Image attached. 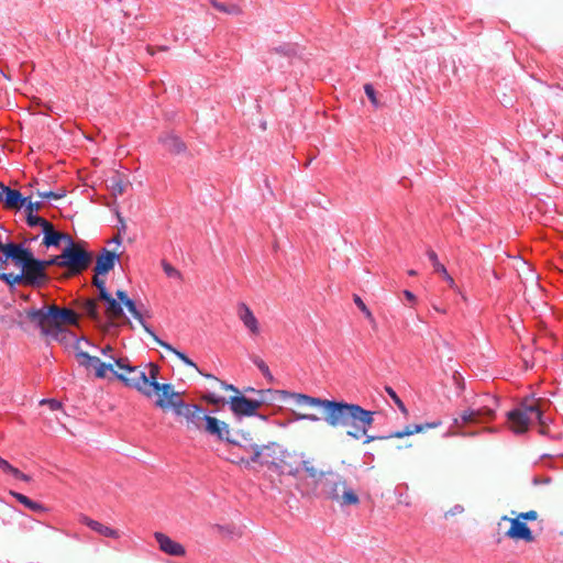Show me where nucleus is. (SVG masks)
Returning a JSON list of instances; mask_svg holds the SVG:
<instances>
[{
  "mask_svg": "<svg viewBox=\"0 0 563 563\" xmlns=\"http://www.w3.org/2000/svg\"><path fill=\"white\" fill-rule=\"evenodd\" d=\"M508 422L511 424V430L516 435H522L527 432L528 428L532 424V419L527 416L526 411L520 406H517L506 413Z\"/></svg>",
  "mask_w": 563,
  "mask_h": 563,
  "instance_id": "obj_14",
  "label": "nucleus"
},
{
  "mask_svg": "<svg viewBox=\"0 0 563 563\" xmlns=\"http://www.w3.org/2000/svg\"><path fill=\"white\" fill-rule=\"evenodd\" d=\"M503 521H508L510 523L509 529L505 532V537L508 539H512L515 541H525L527 543H531L536 540V537L527 525V522L521 521L518 517L511 519L507 516L501 517Z\"/></svg>",
  "mask_w": 563,
  "mask_h": 563,
  "instance_id": "obj_13",
  "label": "nucleus"
},
{
  "mask_svg": "<svg viewBox=\"0 0 563 563\" xmlns=\"http://www.w3.org/2000/svg\"><path fill=\"white\" fill-rule=\"evenodd\" d=\"M343 493L340 494V498H339V501L340 505L342 507L344 506H355V505H358L360 504V497L358 495L355 493L354 489L352 488H349V487H343Z\"/></svg>",
  "mask_w": 563,
  "mask_h": 563,
  "instance_id": "obj_31",
  "label": "nucleus"
},
{
  "mask_svg": "<svg viewBox=\"0 0 563 563\" xmlns=\"http://www.w3.org/2000/svg\"><path fill=\"white\" fill-rule=\"evenodd\" d=\"M366 435L365 440H364V444H367L369 442H373L375 440H387V439H391L393 437H390V433L387 434V435H367L366 433L364 434Z\"/></svg>",
  "mask_w": 563,
  "mask_h": 563,
  "instance_id": "obj_60",
  "label": "nucleus"
},
{
  "mask_svg": "<svg viewBox=\"0 0 563 563\" xmlns=\"http://www.w3.org/2000/svg\"><path fill=\"white\" fill-rule=\"evenodd\" d=\"M404 297L406 298L407 301H409L412 305L416 303L417 301V296L411 290L405 289Z\"/></svg>",
  "mask_w": 563,
  "mask_h": 563,
  "instance_id": "obj_64",
  "label": "nucleus"
},
{
  "mask_svg": "<svg viewBox=\"0 0 563 563\" xmlns=\"http://www.w3.org/2000/svg\"><path fill=\"white\" fill-rule=\"evenodd\" d=\"M123 306L126 307L128 311L135 320H137L141 324H144L143 314L137 309L135 300L130 298L126 302L123 303Z\"/></svg>",
  "mask_w": 563,
  "mask_h": 563,
  "instance_id": "obj_43",
  "label": "nucleus"
},
{
  "mask_svg": "<svg viewBox=\"0 0 563 563\" xmlns=\"http://www.w3.org/2000/svg\"><path fill=\"white\" fill-rule=\"evenodd\" d=\"M42 206V201H32L31 197H25V201H23L22 208L24 209V212L38 213V210Z\"/></svg>",
  "mask_w": 563,
  "mask_h": 563,
  "instance_id": "obj_45",
  "label": "nucleus"
},
{
  "mask_svg": "<svg viewBox=\"0 0 563 563\" xmlns=\"http://www.w3.org/2000/svg\"><path fill=\"white\" fill-rule=\"evenodd\" d=\"M307 406L321 409V419L332 428H344L346 434L358 440L374 423L375 411L344 399L301 396Z\"/></svg>",
  "mask_w": 563,
  "mask_h": 563,
  "instance_id": "obj_1",
  "label": "nucleus"
},
{
  "mask_svg": "<svg viewBox=\"0 0 563 563\" xmlns=\"http://www.w3.org/2000/svg\"><path fill=\"white\" fill-rule=\"evenodd\" d=\"M269 53L286 57L289 65H291L295 59H300L299 45L296 43H283L278 46L272 47Z\"/></svg>",
  "mask_w": 563,
  "mask_h": 563,
  "instance_id": "obj_24",
  "label": "nucleus"
},
{
  "mask_svg": "<svg viewBox=\"0 0 563 563\" xmlns=\"http://www.w3.org/2000/svg\"><path fill=\"white\" fill-rule=\"evenodd\" d=\"M0 280L7 285L10 292L15 291L18 285L27 286L25 269H21L19 274L2 273L0 274Z\"/></svg>",
  "mask_w": 563,
  "mask_h": 563,
  "instance_id": "obj_25",
  "label": "nucleus"
},
{
  "mask_svg": "<svg viewBox=\"0 0 563 563\" xmlns=\"http://www.w3.org/2000/svg\"><path fill=\"white\" fill-rule=\"evenodd\" d=\"M154 538L159 545V550L164 553L176 556V541L164 534L163 532H155Z\"/></svg>",
  "mask_w": 563,
  "mask_h": 563,
  "instance_id": "obj_27",
  "label": "nucleus"
},
{
  "mask_svg": "<svg viewBox=\"0 0 563 563\" xmlns=\"http://www.w3.org/2000/svg\"><path fill=\"white\" fill-rule=\"evenodd\" d=\"M119 254L115 252L109 251L108 249H102L100 253L96 257L95 265V275L97 276H106L108 275L119 262Z\"/></svg>",
  "mask_w": 563,
  "mask_h": 563,
  "instance_id": "obj_16",
  "label": "nucleus"
},
{
  "mask_svg": "<svg viewBox=\"0 0 563 563\" xmlns=\"http://www.w3.org/2000/svg\"><path fill=\"white\" fill-rule=\"evenodd\" d=\"M517 517L521 520V521H534L538 519V512L536 510H529V511H526V512H520L517 515Z\"/></svg>",
  "mask_w": 563,
  "mask_h": 563,
  "instance_id": "obj_52",
  "label": "nucleus"
},
{
  "mask_svg": "<svg viewBox=\"0 0 563 563\" xmlns=\"http://www.w3.org/2000/svg\"><path fill=\"white\" fill-rule=\"evenodd\" d=\"M79 341L80 339H77L76 340V343H75V350H76V358L78 360V363L80 366H84L86 368L88 367H93L95 368V376L97 378H106L107 377V373L110 372L111 373V377L110 379H117L114 377V373H119L118 371H115L113 368V364L112 363H104L102 362L98 356H92L90 355L89 353L82 351V350H79Z\"/></svg>",
  "mask_w": 563,
  "mask_h": 563,
  "instance_id": "obj_9",
  "label": "nucleus"
},
{
  "mask_svg": "<svg viewBox=\"0 0 563 563\" xmlns=\"http://www.w3.org/2000/svg\"><path fill=\"white\" fill-rule=\"evenodd\" d=\"M301 470H303L307 473V476L309 478H312L314 484H319V473L313 466L310 465L309 461L302 460L301 461Z\"/></svg>",
  "mask_w": 563,
  "mask_h": 563,
  "instance_id": "obj_44",
  "label": "nucleus"
},
{
  "mask_svg": "<svg viewBox=\"0 0 563 563\" xmlns=\"http://www.w3.org/2000/svg\"><path fill=\"white\" fill-rule=\"evenodd\" d=\"M252 363L260 369L263 376L267 379L268 383H274L275 378L272 375L268 365L257 355H252Z\"/></svg>",
  "mask_w": 563,
  "mask_h": 563,
  "instance_id": "obj_33",
  "label": "nucleus"
},
{
  "mask_svg": "<svg viewBox=\"0 0 563 563\" xmlns=\"http://www.w3.org/2000/svg\"><path fill=\"white\" fill-rule=\"evenodd\" d=\"M37 195L42 198V199H54V200H58V199H62L66 196V190L64 188L59 189L58 191H53V190H48V191H37Z\"/></svg>",
  "mask_w": 563,
  "mask_h": 563,
  "instance_id": "obj_46",
  "label": "nucleus"
},
{
  "mask_svg": "<svg viewBox=\"0 0 563 563\" xmlns=\"http://www.w3.org/2000/svg\"><path fill=\"white\" fill-rule=\"evenodd\" d=\"M42 245H44L46 249L54 247L59 249L60 243V232L54 230L51 234H45V238L42 240Z\"/></svg>",
  "mask_w": 563,
  "mask_h": 563,
  "instance_id": "obj_36",
  "label": "nucleus"
},
{
  "mask_svg": "<svg viewBox=\"0 0 563 563\" xmlns=\"http://www.w3.org/2000/svg\"><path fill=\"white\" fill-rule=\"evenodd\" d=\"M114 364L128 374L135 373L137 375V367L133 366L128 357H114L110 356Z\"/></svg>",
  "mask_w": 563,
  "mask_h": 563,
  "instance_id": "obj_38",
  "label": "nucleus"
},
{
  "mask_svg": "<svg viewBox=\"0 0 563 563\" xmlns=\"http://www.w3.org/2000/svg\"><path fill=\"white\" fill-rule=\"evenodd\" d=\"M289 412L291 416V419L289 420L290 422L291 421H301V420H307L310 422H318L321 420V417H319L314 413H301V412H297L295 410H290Z\"/></svg>",
  "mask_w": 563,
  "mask_h": 563,
  "instance_id": "obj_40",
  "label": "nucleus"
},
{
  "mask_svg": "<svg viewBox=\"0 0 563 563\" xmlns=\"http://www.w3.org/2000/svg\"><path fill=\"white\" fill-rule=\"evenodd\" d=\"M552 419L550 418H547L544 416V412L542 413V420L541 421H537L540 426L538 432L543 435V437H550V429H549V426L550 423H552Z\"/></svg>",
  "mask_w": 563,
  "mask_h": 563,
  "instance_id": "obj_49",
  "label": "nucleus"
},
{
  "mask_svg": "<svg viewBox=\"0 0 563 563\" xmlns=\"http://www.w3.org/2000/svg\"><path fill=\"white\" fill-rule=\"evenodd\" d=\"M24 213H25V222L30 228H35V227H38L40 224H42L44 218L38 216V213H29V212H24Z\"/></svg>",
  "mask_w": 563,
  "mask_h": 563,
  "instance_id": "obj_48",
  "label": "nucleus"
},
{
  "mask_svg": "<svg viewBox=\"0 0 563 563\" xmlns=\"http://www.w3.org/2000/svg\"><path fill=\"white\" fill-rule=\"evenodd\" d=\"M353 301L356 305V307L363 312L364 317L371 322H375V318L372 313V311L368 309V307L365 305L363 299L357 295L353 294Z\"/></svg>",
  "mask_w": 563,
  "mask_h": 563,
  "instance_id": "obj_39",
  "label": "nucleus"
},
{
  "mask_svg": "<svg viewBox=\"0 0 563 563\" xmlns=\"http://www.w3.org/2000/svg\"><path fill=\"white\" fill-rule=\"evenodd\" d=\"M82 311L88 319L93 322L101 323V314L99 307L95 300H86L82 305Z\"/></svg>",
  "mask_w": 563,
  "mask_h": 563,
  "instance_id": "obj_30",
  "label": "nucleus"
},
{
  "mask_svg": "<svg viewBox=\"0 0 563 563\" xmlns=\"http://www.w3.org/2000/svg\"><path fill=\"white\" fill-rule=\"evenodd\" d=\"M238 314L242 320L243 324L253 333L257 334L260 332L258 321L254 316L251 308L244 303L240 302L238 305Z\"/></svg>",
  "mask_w": 563,
  "mask_h": 563,
  "instance_id": "obj_22",
  "label": "nucleus"
},
{
  "mask_svg": "<svg viewBox=\"0 0 563 563\" xmlns=\"http://www.w3.org/2000/svg\"><path fill=\"white\" fill-rule=\"evenodd\" d=\"M203 432L218 442H224L230 445H240V441L230 437L231 430L229 424L216 417L211 416L206 421Z\"/></svg>",
  "mask_w": 563,
  "mask_h": 563,
  "instance_id": "obj_12",
  "label": "nucleus"
},
{
  "mask_svg": "<svg viewBox=\"0 0 563 563\" xmlns=\"http://www.w3.org/2000/svg\"><path fill=\"white\" fill-rule=\"evenodd\" d=\"M15 466H13L9 461L0 456V471L7 475H11L14 471Z\"/></svg>",
  "mask_w": 563,
  "mask_h": 563,
  "instance_id": "obj_53",
  "label": "nucleus"
},
{
  "mask_svg": "<svg viewBox=\"0 0 563 563\" xmlns=\"http://www.w3.org/2000/svg\"><path fill=\"white\" fill-rule=\"evenodd\" d=\"M280 451L284 450L277 442H268L263 445L252 444V455L249 459L240 457L239 460H231V463L247 470L251 467V463H256L260 466H266L273 472H282V470H279L283 467L280 463H277L275 460L267 459V456L274 457L277 453L280 454Z\"/></svg>",
  "mask_w": 563,
  "mask_h": 563,
  "instance_id": "obj_4",
  "label": "nucleus"
},
{
  "mask_svg": "<svg viewBox=\"0 0 563 563\" xmlns=\"http://www.w3.org/2000/svg\"><path fill=\"white\" fill-rule=\"evenodd\" d=\"M183 391L178 390V417H185L189 423L203 432L206 421L211 417L205 408L197 404H188L180 398Z\"/></svg>",
  "mask_w": 563,
  "mask_h": 563,
  "instance_id": "obj_11",
  "label": "nucleus"
},
{
  "mask_svg": "<svg viewBox=\"0 0 563 563\" xmlns=\"http://www.w3.org/2000/svg\"><path fill=\"white\" fill-rule=\"evenodd\" d=\"M490 401L492 405H486L478 409H475L476 424L490 422L496 418V410L494 407H497L499 405V398L496 396L492 397Z\"/></svg>",
  "mask_w": 563,
  "mask_h": 563,
  "instance_id": "obj_23",
  "label": "nucleus"
},
{
  "mask_svg": "<svg viewBox=\"0 0 563 563\" xmlns=\"http://www.w3.org/2000/svg\"><path fill=\"white\" fill-rule=\"evenodd\" d=\"M463 511H464V507L462 505L456 504L450 510H448L445 512V517L455 516V515L462 514Z\"/></svg>",
  "mask_w": 563,
  "mask_h": 563,
  "instance_id": "obj_61",
  "label": "nucleus"
},
{
  "mask_svg": "<svg viewBox=\"0 0 563 563\" xmlns=\"http://www.w3.org/2000/svg\"><path fill=\"white\" fill-rule=\"evenodd\" d=\"M475 415H476L475 409L468 408V409L464 410L457 418H454L453 422L455 426L476 424Z\"/></svg>",
  "mask_w": 563,
  "mask_h": 563,
  "instance_id": "obj_32",
  "label": "nucleus"
},
{
  "mask_svg": "<svg viewBox=\"0 0 563 563\" xmlns=\"http://www.w3.org/2000/svg\"><path fill=\"white\" fill-rule=\"evenodd\" d=\"M216 395H217V394H214V393H212V391L207 390V391H205V393H203V395H202V400H203L205 402H207L208 405H212V402H213V399H214Z\"/></svg>",
  "mask_w": 563,
  "mask_h": 563,
  "instance_id": "obj_63",
  "label": "nucleus"
},
{
  "mask_svg": "<svg viewBox=\"0 0 563 563\" xmlns=\"http://www.w3.org/2000/svg\"><path fill=\"white\" fill-rule=\"evenodd\" d=\"M264 404V399H260V397L250 398L242 391L230 396L228 401V406L238 421H242L243 418L257 416V409H261Z\"/></svg>",
  "mask_w": 563,
  "mask_h": 563,
  "instance_id": "obj_7",
  "label": "nucleus"
},
{
  "mask_svg": "<svg viewBox=\"0 0 563 563\" xmlns=\"http://www.w3.org/2000/svg\"><path fill=\"white\" fill-rule=\"evenodd\" d=\"M25 318L38 329L41 334L56 341H62L60 334L67 333L65 325H77L76 312L56 303L43 305L41 308L25 309Z\"/></svg>",
  "mask_w": 563,
  "mask_h": 563,
  "instance_id": "obj_3",
  "label": "nucleus"
},
{
  "mask_svg": "<svg viewBox=\"0 0 563 563\" xmlns=\"http://www.w3.org/2000/svg\"><path fill=\"white\" fill-rule=\"evenodd\" d=\"M41 405H47L52 411H56L62 408L63 404L55 398H45L41 400Z\"/></svg>",
  "mask_w": 563,
  "mask_h": 563,
  "instance_id": "obj_51",
  "label": "nucleus"
},
{
  "mask_svg": "<svg viewBox=\"0 0 563 563\" xmlns=\"http://www.w3.org/2000/svg\"><path fill=\"white\" fill-rule=\"evenodd\" d=\"M155 341L163 347H165L166 350L173 352L174 354H176V346L173 345L172 343H168V342H165L163 340H161L158 336H155Z\"/></svg>",
  "mask_w": 563,
  "mask_h": 563,
  "instance_id": "obj_62",
  "label": "nucleus"
},
{
  "mask_svg": "<svg viewBox=\"0 0 563 563\" xmlns=\"http://www.w3.org/2000/svg\"><path fill=\"white\" fill-rule=\"evenodd\" d=\"M110 184L108 188L111 190L114 197L121 196L125 191V176L120 172L115 170L108 180Z\"/></svg>",
  "mask_w": 563,
  "mask_h": 563,
  "instance_id": "obj_28",
  "label": "nucleus"
},
{
  "mask_svg": "<svg viewBox=\"0 0 563 563\" xmlns=\"http://www.w3.org/2000/svg\"><path fill=\"white\" fill-rule=\"evenodd\" d=\"M79 521H80V523L87 526L89 529H91L92 531L97 532L98 534H100L102 537L111 538V539L120 538L119 530L108 527L95 519L89 518L86 515H81Z\"/></svg>",
  "mask_w": 563,
  "mask_h": 563,
  "instance_id": "obj_19",
  "label": "nucleus"
},
{
  "mask_svg": "<svg viewBox=\"0 0 563 563\" xmlns=\"http://www.w3.org/2000/svg\"><path fill=\"white\" fill-rule=\"evenodd\" d=\"M148 372L139 371L134 377H129L123 373H114L117 380L125 387L134 388L146 397L157 396L155 406L163 411L173 410L176 412V390L170 383H158L159 366L150 362Z\"/></svg>",
  "mask_w": 563,
  "mask_h": 563,
  "instance_id": "obj_2",
  "label": "nucleus"
},
{
  "mask_svg": "<svg viewBox=\"0 0 563 563\" xmlns=\"http://www.w3.org/2000/svg\"><path fill=\"white\" fill-rule=\"evenodd\" d=\"M10 476H12L15 479L23 481V482H26V483L32 481V476L21 472L16 467L14 468V471L12 472V474Z\"/></svg>",
  "mask_w": 563,
  "mask_h": 563,
  "instance_id": "obj_55",
  "label": "nucleus"
},
{
  "mask_svg": "<svg viewBox=\"0 0 563 563\" xmlns=\"http://www.w3.org/2000/svg\"><path fill=\"white\" fill-rule=\"evenodd\" d=\"M214 379L218 380V378L216 377ZM219 383L221 385V387L224 389V390H229V391H232L234 393V395H238L241 390L233 384H230V383H227L225 380H220L219 379Z\"/></svg>",
  "mask_w": 563,
  "mask_h": 563,
  "instance_id": "obj_58",
  "label": "nucleus"
},
{
  "mask_svg": "<svg viewBox=\"0 0 563 563\" xmlns=\"http://www.w3.org/2000/svg\"><path fill=\"white\" fill-rule=\"evenodd\" d=\"M43 265L45 268L49 266H58V267H65L64 260L62 258V253L58 255H53L49 258H42Z\"/></svg>",
  "mask_w": 563,
  "mask_h": 563,
  "instance_id": "obj_47",
  "label": "nucleus"
},
{
  "mask_svg": "<svg viewBox=\"0 0 563 563\" xmlns=\"http://www.w3.org/2000/svg\"><path fill=\"white\" fill-rule=\"evenodd\" d=\"M364 92L367 97V99L369 100V102L372 103V106L375 108V109H379L383 107V103L379 101L378 99V92L376 91L375 87L373 86V84L371 82H367L364 85Z\"/></svg>",
  "mask_w": 563,
  "mask_h": 563,
  "instance_id": "obj_34",
  "label": "nucleus"
},
{
  "mask_svg": "<svg viewBox=\"0 0 563 563\" xmlns=\"http://www.w3.org/2000/svg\"><path fill=\"white\" fill-rule=\"evenodd\" d=\"M63 242L66 243L65 246H74V245L78 244V242H75L74 239L69 234L60 232V243H63Z\"/></svg>",
  "mask_w": 563,
  "mask_h": 563,
  "instance_id": "obj_59",
  "label": "nucleus"
},
{
  "mask_svg": "<svg viewBox=\"0 0 563 563\" xmlns=\"http://www.w3.org/2000/svg\"><path fill=\"white\" fill-rule=\"evenodd\" d=\"M519 406L526 411L527 416L534 415L537 421L542 420L543 410L538 405H529L528 397H526Z\"/></svg>",
  "mask_w": 563,
  "mask_h": 563,
  "instance_id": "obj_35",
  "label": "nucleus"
},
{
  "mask_svg": "<svg viewBox=\"0 0 563 563\" xmlns=\"http://www.w3.org/2000/svg\"><path fill=\"white\" fill-rule=\"evenodd\" d=\"M115 296H117L115 300H117V302L120 303V308H123V303L130 299V297L128 296V292L122 289H118L115 291Z\"/></svg>",
  "mask_w": 563,
  "mask_h": 563,
  "instance_id": "obj_57",
  "label": "nucleus"
},
{
  "mask_svg": "<svg viewBox=\"0 0 563 563\" xmlns=\"http://www.w3.org/2000/svg\"><path fill=\"white\" fill-rule=\"evenodd\" d=\"M162 266L168 277L176 276V268L166 260H162Z\"/></svg>",
  "mask_w": 563,
  "mask_h": 563,
  "instance_id": "obj_56",
  "label": "nucleus"
},
{
  "mask_svg": "<svg viewBox=\"0 0 563 563\" xmlns=\"http://www.w3.org/2000/svg\"><path fill=\"white\" fill-rule=\"evenodd\" d=\"M385 390L388 394V396L391 398L394 404L398 407L400 412L407 418L409 416L408 409H407L405 402L398 396V394L390 386H385Z\"/></svg>",
  "mask_w": 563,
  "mask_h": 563,
  "instance_id": "obj_37",
  "label": "nucleus"
},
{
  "mask_svg": "<svg viewBox=\"0 0 563 563\" xmlns=\"http://www.w3.org/2000/svg\"><path fill=\"white\" fill-rule=\"evenodd\" d=\"M319 484L321 485L320 495L325 499L339 501L340 493L339 487L346 486V479L340 475L339 473L329 470V471H320L319 473Z\"/></svg>",
  "mask_w": 563,
  "mask_h": 563,
  "instance_id": "obj_10",
  "label": "nucleus"
},
{
  "mask_svg": "<svg viewBox=\"0 0 563 563\" xmlns=\"http://www.w3.org/2000/svg\"><path fill=\"white\" fill-rule=\"evenodd\" d=\"M3 202L2 205L7 209H18L22 208L23 201H25V197L18 189H13L8 186V189L3 192Z\"/></svg>",
  "mask_w": 563,
  "mask_h": 563,
  "instance_id": "obj_26",
  "label": "nucleus"
},
{
  "mask_svg": "<svg viewBox=\"0 0 563 563\" xmlns=\"http://www.w3.org/2000/svg\"><path fill=\"white\" fill-rule=\"evenodd\" d=\"M18 267L25 269L27 286L30 287L41 288L48 282V275L43 265V260L36 257L31 247L25 246V251H23Z\"/></svg>",
  "mask_w": 563,
  "mask_h": 563,
  "instance_id": "obj_5",
  "label": "nucleus"
},
{
  "mask_svg": "<svg viewBox=\"0 0 563 563\" xmlns=\"http://www.w3.org/2000/svg\"><path fill=\"white\" fill-rule=\"evenodd\" d=\"M178 360H180L181 362H184L186 365L188 366H191L196 369L197 373H199L200 375L205 376L206 378H216V376H213L212 374H206L203 373L198 366L197 364L191 360L189 358V356L185 353V352H181V351H178Z\"/></svg>",
  "mask_w": 563,
  "mask_h": 563,
  "instance_id": "obj_41",
  "label": "nucleus"
},
{
  "mask_svg": "<svg viewBox=\"0 0 563 563\" xmlns=\"http://www.w3.org/2000/svg\"><path fill=\"white\" fill-rule=\"evenodd\" d=\"M93 285L96 286L98 290V297L101 301H103L106 309L115 316H124L123 308H120V303L117 302L115 298H113L109 292L106 286V280L96 275Z\"/></svg>",
  "mask_w": 563,
  "mask_h": 563,
  "instance_id": "obj_15",
  "label": "nucleus"
},
{
  "mask_svg": "<svg viewBox=\"0 0 563 563\" xmlns=\"http://www.w3.org/2000/svg\"><path fill=\"white\" fill-rule=\"evenodd\" d=\"M441 420H435L432 422H426V423H413V424H407L402 430H398L390 433V437H395L398 439H401L404 437H409L416 433L423 432L428 429H434L441 426Z\"/></svg>",
  "mask_w": 563,
  "mask_h": 563,
  "instance_id": "obj_21",
  "label": "nucleus"
},
{
  "mask_svg": "<svg viewBox=\"0 0 563 563\" xmlns=\"http://www.w3.org/2000/svg\"><path fill=\"white\" fill-rule=\"evenodd\" d=\"M257 396L260 397V399L265 400L263 407L271 408L272 413H279L283 411V407L274 405L275 401H285L287 399H292L295 404L298 406H307V402L302 401L299 398H301V396L308 395L285 389L266 388L258 390Z\"/></svg>",
  "mask_w": 563,
  "mask_h": 563,
  "instance_id": "obj_8",
  "label": "nucleus"
},
{
  "mask_svg": "<svg viewBox=\"0 0 563 563\" xmlns=\"http://www.w3.org/2000/svg\"><path fill=\"white\" fill-rule=\"evenodd\" d=\"M9 495H11L19 504H21L27 510H30L34 514L44 515L49 511V509L44 504L33 500L22 493H19L15 490H9Z\"/></svg>",
  "mask_w": 563,
  "mask_h": 563,
  "instance_id": "obj_20",
  "label": "nucleus"
},
{
  "mask_svg": "<svg viewBox=\"0 0 563 563\" xmlns=\"http://www.w3.org/2000/svg\"><path fill=\"white\" fill-rule=\"evenodd\" d=\"M62 258L64 260L65 268L70 269L73 273H80L89 267L93 253L86 250V242L80 241L74 246H65L62 250Z\"/></svg>",
  "mask_w": 563,
  "mask_h": 563,
  "instance_id": "obj_6",
  "label": "nucleus"
},
{
  "mask_svg": "<svg viewBox=\"0 0 563 563\" xmlns=\"http://www.w3.org/2000/svg\"><path fill=\"white\" fill-rule=\"evenodd\" d=\"M283 465L282 472H276L279 475H288L298 478L301 472V462L295 460V455L290 454L287 450L280 451L278 462Z\"/></svg>",
  "mask_w": 563,
  "mask_h": 563,
  "instance_id": "obj_18",
  "label": "nucleus"
},
{
  "mask_svg": "<svg viewBox=\"0 0 563 563\" xmlns=\"http://www.w3.org/2000/svg\"><path fill=\"white\" fill-rule=\"evenodd\" d=\"M23 251H25L24 244H18L9 240L5 243V246H2V250H0L2 254L0 256V266L3 268L9 264V262H11L18 267L20 265Z\"/></svg>",
  "mask_w": 563,
  "mask_h": 563,
  "instance_id": "obj_17",
  "label": "nucleus"
},
{
  "mask_svg": "<svg viewBox=\"0 0 563 563\" xmlns=\"http://www.w3.org/2000/svg\"><path fill=\"white\" fill-rule=\"evenodd\" d=\"M158 143L164 153L175 154L176 153V134L172 129L168 132L163 133L158 137Z\"/></svg>",
  "mask_w": 563,
  "mask_h": 563,
  "instance_id": "obj_29",
  "label": "nucleus"
},
{
  "mask_svg": "<svg viewBox=\"0 0 563 563\" xmlns=\"http://www.w3.org/2000/svg\"><path fill=\"white\" fill-rule=\"evenodd\" d=\"M427 256L431 262L434 273H445V266L440 263L438 254L432 249L427 251Z\"/></svg>",
  "mask_w": 563,
  "mask_h": 563,
  "instance_id": "obj_42",
  "label": "nucleus"
},
{
  "mask_svg": "<svg viewBox=\"0 0 563 563\" xmlns=\"http://www.w3.org/2000/svg\"><path fill=\"white\" fill-rule=\"evenodd\" d=\"M38 227H41L43 238H45V234H51L54 230H56L54 224L46 219H43L42 224H40Z\"/></svg>",
  "mask_w": 563,
  "mask_h": 563,
  "instance_id": "obj_54",
  "label": "nucleus"
},
{
  "mask_svg": "<svg viewBox=\"0 0 563 563\" xmlns=\"http://www.w3.org/2000/svg\"><path fill=\"white\" fill-rule=\"evenodd\" d=\"M212 5L221 11V12H225V13H234L236 11V5L235 4H225V3H221V2H218L216 0L212 1Z\"/></svg>",
  "mask_w": 563,
  "mask_h": 563,
  "instance_id": "obj_50",
  "label": "nucleus"
}]
</instances>
